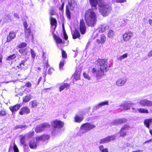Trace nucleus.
<instances>
[{"instance_id":"obj_29","label":"nucleus","mask_w":152,"mask_h":152,"mask_svg":"<svg viewBox=\"0 0 152 152\" xmlns=\"http://www.w3.org/2000/svg\"><path fill=\"white\" fill-rule=\"evenodd\" d=\"M126 131L122 129L121 128L120 131L118 132V134H120L119 136L120 137H124L126 135Z\"/></svg>"},{"instance_id":"obj_2","label":"nucleus","mask_w":152,"mask_h":152,"mask_svg":"<svg viewBox=\"0 0 152 152\" xmlns=\"http://www.w3.org/2000/svg\"><path fill=\"white\" fill-rule=\"evenodd\" d=\"M85 19L88 26H94L96 25L97 22L96 14L92 9H89L85 13Z\"/></svg>"},{"instance_id":"obj_37","label":"nucleus","mask_w":152,"mask_h":152,"mask_svg":"<svg viewBox=\"0 0 152 152\" xmlns=\"http://www.w3.org/2000/svg\"><path fill=\"white\" fill-rule=\"evenodd\" d=\"M55 39L57 44H61L62 42V39L57 36L55 37Z\"/></svg>"},{"instance_id":"obj_41","label":"nucleus","mask_w":152,"mask_h":152,"mask_svg":"<svg viewBox=\"0 0 152 152\" xmlns=\"http://www.w3.org/2000/svg\"><path fill=\"white\" fill-rule=\"evenodd\" d=\"M64 60H62L60 62L59 64V69L60 70L62 69L64 65Z\"/></svg>"},{"instance_id":"obj_57","label":"nucleus","mask_w":152,"mask_h":152,"mask_svg":"<svg viewBox=\"0 0 152 152\" xmlns=\"http://www.w3.org/2000/svg\"><path fill=\"white\" fill-rule=\"evenodd\" d=\"M25 86L27 87H30L31 86V84L29 82H28L26 84Z\"/></svg>"},{"instance_id":"obj_9","label":"nucleus","mask_w":152,"mask_h":152,"mask_svg":"<svg viewBox=\"0 0 152 152\" xmlns=\"http://www.w3.org/2000/svg\"><path fill=\"white\" fill-rule=\"evenodd\" d=\"M139 103L142 106H146L148 107H150L152 106V101L147 99H142L140 100Z\"/></svg>"},{"instance_id":"obj_15","label":"nucleus","mask_w":152,"mask_h":152,"mask_svg":"<svg viewBox=\"0 0 152 152\" xmlns=\"http://www.w3.org/2000/svg\"><path fill=\"white\" fill-rule=\"evenodd\" d=\"M16 34L15 32L12 31H10L8 36H7V42H10L12 39L15 38L16 37Z\"/></svg>"},{"instance_id":"obj_14","label":"nucleus","mask_w":152,"mask_h":152,"mask_svg":"<svg viewBox=\"0 0 152 152\" xmlns=\"http://www.w3.org/2000/svg\"><path fill=\"white\" fill-rule=\"evenodd\" d=\"M127 121V120L125 118H121L116 119L113 122V123L114 125H118L126 123Z\"/></svg>"},{"instance_id":"obj_26","label":"nucleus","mask_w":152,"mask_h":152,"mask_svg":"<svg viewBox=\"0 0 152 152\" xmlns=\"http://www.w3.org/2000/svg\"><path fill=\"white\" fill-rule=\"evenodd\" d=\"M80 71H76L74 75V78L76 80H79L80 78Z\"/></svg>"},{"instance_id":"obj_48","label":"nucleus","mask_w":152,"mask_h":152,"mask_svg":"<svg viewBox=\"0 0 152 152\" xmlns=\"http://www.w3.org/2000/svg\"><path fill=\"white\" fill-rule=\"evenodd\" d=\"M62 51V57L64 58H66L67 57V54L66 53L65 51L63 50H61Z\"/></svg>"},{"instance_id":"obj_36","label":"nucleus","mask_w":152,"mask_h":152,"mask_svg":"<svg viewBox=\"0 0 152 152\" xmlns=\"http://www.w3.org/2000/svg\"><path fill=\"white\" fill-rule=\"evenodd\" d=\"M128 56V54L125 53L119 57L118 58V59L119 60L121 61L122 59L127 57Z\"/></svg>"},{"instance_id":"obj_30","label":"nucleus","mask_w":152,"mask_h":152,"mask_svg":"<svg viewBox=\"0 0 152 152\" xmlns=\"http://www.w3.org/2000/svg\"><path fill=\"white\" fill-rule=\"evenodd\" d=\"M27 126L26 125H18L15 127L14 128V129L16 130L17 129L20 128L22 129L23 128L26 129L27 128Z\"/></svg>"},{"instance_id":"obj_43","label":"nucleus","mask_w":152,"mask_h":152,"mask_svg":"<svg viewBox=\"0 0 152 152\" xmlns=\"http://www.w3.org/2000/svg\"><path fill=\"white\" fill-rule=\"evenodd\" d=\"M42 137L44 138L42 139L43 141H45L46 140H48L50 138L49 135L46 134H44L43 135H42Z\"/></svg>"},{"instance_id":"obj_16","label":"nucleus","mask_w":152,"mask_h":152,"mask_svg":"<svg viewBox=\"0 0 152 152\" xmlns=\"http://www.w3.org/2000/svg\"><path fill=\"white\" fill-rule=\"evenodd\" d=\"M83 116L80 114H76L74 118L75 121L77 123H80L83 119Z\"/></svg>"},{"instance_id":"obj_13","label":"nucleus","mask_w":152,"mask_h":152,"mask_svg":"<svg viewBox=\"0 0 152 152\" xmlns=\"http://www.w3.org/2000/svg\"><path fill=\"white\" fill-rule=\"evenodd\" d=\"M30 112V109L27 107L25 106L22 108L19 112V113L20 115H22L25 114H28Z\"/></svg>"},{"instance_id":"obj_27","label":"nucleus","mask_w":152,"mask_h":152,"mask_svg":"<svg viewBox=\"0 0 152 152\" xmlns=\"http://www.w3.org/2000/svg\"><path fill=\"white\" fill-rule=\"evenodd\" d=\"M31 95H27L23 97V101L24 102H28L31 98Z\"/></svg>"},{"instance_id":"obj_39","label":"nucleus","mask_w":152,"mask_h":152,"mask_svg":"<svg viewBox=\"0 0 152 152\" xmlns=\"http://www.w3.org/2000/svg\"><path fill=\"white\" fill-rule=\"evenodd\" d=\"M34 134V132L33 131L29 132V133L27 134L26 136L28 138H30L32 137Z\"/></svg>"},{"instance_id":"obj_23","label":"nucleus","mask_w":152,"mask_h":152,"mask_svg":"<svg viewBox=\"0 0 152 152\" xmlns=\"http://www.w3.org/2000/svg\"><path fill=\"white\" fill-rule=\"evenodd\" d=\"M80 36V33L78 31L75 30L72 34V37L73 39H75L79 38Z\"/></svg>"},{"instance_id":"obj_35","label":"nucleus","mask_w":152,"mask_h":152,"mask_svg":"<svg viewBox=\"0 0 152 152\" xmlns=\"http://www.w3.org/2000/svg\"><path fill=\"white\" fill-rule=\"evenodd\" d=\"M27 49V48H26L25 49H20L19 50V52L21 53H23V54H25L26 55H27L28 53H29L27 51H26Z\"/></svg>"},{"instance_id":"obj_55","label":"nucleus","mask_w":152,"mask_h":152,"mask_svg":"<svg viewBox=\"0 0 152 152\" xmlns=\"http://www.w3.org/2000/svg\"><path fill=\"white\" fill-rule=\"evenodd\" d=\"M6 114L4 110H2L0 112V115L3 116Z\"/></svg>"},{"instance_id":"obj_18","label":"nucleus","mask_w":152,"mask_h":152,"mask_svg":"<svg viewBox=\"0 0 152 152\" xmlns=\"http://www.w3.org/2000/svg\"><path fill=\"white\" fill-rule=\"evenodd\" d=\"M106 36L103 35L101 36L99 39H96V42L98 44H103L106 41Z\"/></svg>"},{"instance_id":"obj_50","label":"nucleus","mask_w":152,"mask_h":152,"mask_svg":"<svg viewBox=\"0 0 152 152\" xmlns=\"http://www.w3.org/2000/svg\"><path fill=\"white\" fill-rule=\"evenodd\" d=\"M20 142L22 145L25 142V138L24 136H21L20 139Z\"/></svg>"},{"instance_id":"obj_12","label":"nucleus","mask_w":152,"mask_h":152,"mask_svg":"<svg viewBox=\"0 0 152 152\" xmlns=\"http://www.w3.org/2000/svg\"><path fill=\"white\" fill-rule=\"evenodd\" d=\"M133 104V103L127 102L121 104L120 107H121L122 110H128L130 109L131 106Z\"/></svg>"},{"instance_id":"obj_7","label":"nucleus","mask_w":152,"mask_h":152,"mask_svg":"<svg viewBox=\"0 0 152 152\" xmlns=\"http://www.w3.org/2000/svg\"><path fill=\"white\" fill-rule=\"evenodd\" d=\"M116 135L108 136V137L102 138L100 140V143H104L110 142L115 139Z\"/></svg>"},{"instance_id":"obj_62","label":"nucleus","mask_w":152,"mask_h":152,"mask_svg":"<svg viewBox=\"0 0 152 152\" xmlns=\"http://www.w3.org/2000/svg\"><path fill=\"white\" fill-rule=\"evenodd\" d=\"M24 65V62L23 61H22L21 62L20 64V66L21 67L23 66Z\"/></svg>"},{"instance_id":"obj_20","label":"nucleus","mask_w":152,"mask_h":152,"mask_svg":"<svg viewBox=\"0 0 152 152\" xmlns=\"http://www.w3.org/2000/svg\"><path fill=\"white\" fill-rule=\"evenodd\" d=\"M21 105L19 104H18L13 106H10L9 107L10 110L13 113L18 110L20 107Z\"/></svg>"},{"instance_id":"obj_10","label":"nucleus","mask_w":152,"mask_h":152,"mask_svg":"<svg viewBox=\"0 0 152 152\" xmlns=\"http://www.w3.org/2000/svg\"><path fill=\"white\" fill-rule=\"evenodd\" d=\"M133 33L131 31L126 32L123 35V39L124 42H127L133 36Z\"/></svg>"},{"instance_id":"obj_24","label":"nucleus","mask_w":152,"mask_h":152,"mask_svg":"<svg viewBox=\"0 0 152 152\" xmlns=\"http://www.w3.org/2000/svg\"><path fill=\"white\" fill-rule=\"evenodd\" d=\"M25 37L26 38H28L31 34V29L29 28H28V29H25Z\"/></svg>"},{"instance_id":"obj_8","label":"nucleus","mask_w":152,"mask_h":152,"mask_svg":"<svg viewBox=\"0 0 152 152\" xmlns=\"http://www.w3.org/2000/svg\"><path fill=\"white\" fill-rule=\"evenodd\" d=\"M127 81L126 78H121L118 79L116 81L115 84L118 87H121L124 86Z\"/></svg>"},{"instance_id":"obj_59","label":"nucleus","mask_w":152,"mask_h":152,"mask_svg":"<svg viewBox=\"0 0 152 152\" xmlns=\"http://www.w3.org/2000/svg\"><path fill=\"white\" fill-rule=\"evenodd\" d=\"M45 53H44V52H43L42 54V58L43 60L44 61H45V60L46 59V57L45 56Z\"/></svg>"},{"instance_id":"obj_1","label":"nucleus","mask_w":152,"mask_h":152,"mask_svg":"<svg viewBox=\"0 0 152 152\" xmlns=\"http://www.w3.org/2000/svg\"><path fill=\"white\" fill-rule=\"evenodd\" d=\"M97 64L99 69L93 68L92 69L91 72L94 74H95L96 78L99 79L103 75L104 72L108 69L107 63L104 60L99 59L97 60Z\"/></svg>"},{"instance_id":"obj_42","label":"nucleus","mask_w":152,"mask_h":152,"mask_svg":"<svg viewBox=\"0 0 152 152\" xmlns=\"http://www.w3.org/2000/svg\"><path fill=\"white\" fill-rule=\"evenodd\" d=\"M16 57V56L15 54L13 55L9 56L7 58V60H10L14 59Z\"/></svg>"},{"instance_id":"obj_46","label":"nucleus","mask_w":152,"mask_h":152,"mask_svg":"<svg viewBox=\"0 0 152 152\" xmlns=\"http://www.w3.org/2000/svg\"><path fill=\"white\" fill-rule=\"evenodd\" d=\"M13 148L14 152H19L18 149L14 143V146Z\"/></svg>"},{"instance_id":"obj_33","label":"nucleus","mask_w":152,"mask_h":152,"mask_svg":"<svg viewBox=\"0 0 152 152\" xmlns=\"http://www.w3.org/2000/svg\"><path fill=\"white\" fill-rule=\"evenodd\" d=\"M99 150L101 152H108V149L104 148L103 145H101L99 147Z\"/></svg>"},{"instance_id":"obj_6","label":"nucleus","mask_w":152,"mask_h":152,"mask_svg":"<svg viewBox=\"0 0 152 152\" xmlns=\"http://www.w3.org/2000/svg\"><path fill=\"white\" fill-rule=\"evenodd\" d=\"M77 6L76 2L74 0H69L68 5L66 7V15L69 19L70 18V14L69 9L72 10L74 9Z\"/></svg>"},{"instance_id":"obj_4","label":"nucleus","mask_w":152,"mask_h":152,"mask_svg":"<svg viewBox=\"0 0 152 152\" xmlns=\"http://www.w3.org/2000/svg\"><path fill=\"white\" fill-rule=\"evenodd\" d=\"M95 127V126L90 123L83 124L80 126L79 131L77 134V136L81 137L84 133Z\"/></svg>"},{"instance_id":"obj_58","label":"nucleus","mask_w":152,"mask_h":152,"mask_svg":"<svg viewBox=\"0 0 152 152\" xmlns=\"http://www.w3.org/2000/svg\"><path fill=\"white\" fill-rule=\"evenodd\" d=\"M147 56L149 57H150L152 56V50L148 53Z\"/></svg>"},{"instance_id":"obj_5","label":"nucleus","mask_w":152,"mask_h":152,"mask_svg":"<svg viewBox=\"0 0 152 152\" xmlns=\"http://www.w3.org/2000/svg\"><path fill=\"white\" fill-rule=\"evenodd\" d=\"M99 11L101 14L104 16L108 15L112 9L109 5L102 4L99 6Z\"/></svg>"},{"instance_id":"obj_21","label":"nucleus","mask_w":152,"mask_h":152,"mask_svg":"<svg viewBox=\"0 0 152 152\" xmlns=\"http://www.w3.org/2000/svg\"><path fill=\"white\" fill-rule=\"evenodd\" d=\"M152 122V119H145L144 121V124L149 129V124Z\"/></svg>"},{"instance_id":"obj_52","label":"nucleus","mask_w":152,"mask_h":152,"mask_svg":"<svg viewBox=\"0 0 152 152\" xmlns=\"http://www.w3.org/2000/svg\"><path fill=\"white\" fill-rule=\"evenodd\" d=\"M100 107H101L100 104L99 103L98 104L94 106L93 107V109L94 110H96L97 109L99 108Z\"/></svg>"},{"instance_id":"obj_54","label":"nucleus","mask_w":152,"mask_h":152,"mask_svg":"<svg viewBox=\"0 0 152 152\" xmlns=\"http://www.w3.org/2000/svg\"><path fill=\"white\" fill-rule=\"evenodd\" d=\"M50 14L51 15H55L56 12L53 9H51L50 11Z\"/></svg>"},{"instance_id":"obj_56","label":"nucleus","mask_w":152,"mask_h":152,"mask_svg":"<svg viewBox=\"0 0 152 152\" xmlns=\"http://www.w3.org/2000/svg\"><path fill=\"white\" fill-rule=\"evenodd\" d=\"M5 19H7V20H5V22H9L11 21V19L10 16H6Z\"/></svg>"},{"instance_id":"obj_11","label":"nucleus","mask_w":152,"mask_h":152,"mask_svg":"<svg viewBox=\"0 0 152 152\" xmlns=\"http://www.w3.org/2000/svg\"><path fill=\"white\" fill-rule=\"evenodd\" d=\"M80 30L82 34H85L86 28L85 23L83 20H80Z\"/></svg>"},{"instance_id":"obj_49","label":"nucleus","mask_w":152,"mask_h":152,"mask_svg":"<svg viewBox=\"0 0 152 152\" xmlns=\"http://www.w3.org/2000/svg\"><path fill=\"white\" fill-rule=\"evenodd\" d=\"M31 53L32 57L33 58H34L36 56V54L35 51L31 49Z\"/></svg>"},{"instance_id":"obj_40","label":"nucleus","mask_w":152,"mask_h":152,"mask_svg":"<svg viewBox=\"0 0 152 152\" xmlns=\"http://www.w3.org/2000/svg\"><path fill=\"white\" fill-rule=\"evenodd\" d=\"M36 142H38L40 141H43L42 139H44L42 137V135H41L40 136H37L36 138Z\"/></svg>"},{"instance_id":"obj_47","label":"nucleus","mask_w":152,"mask_h":152,"mask_svg":"<svg viewBox=\"0 0 152 152\" xmlns=\"http://www.w3.org/2000/svg\"><path fill=\"white\" fill-rule=\"evenodd\" d=\"M26 43L22 42L19 45L18 47L20 48H22L26 46Z\"/></svg>"},{"instance_id":"obj_60","label":"nucleus","mask_w":152,"mask_h":152,"mask_svg":"<svg viewBox=\"0 0 152 152\" xmlns=\"http://www.w3.org/2000/svg\"><path fill=\"white\" fill-rule=\"evenodd\" d=\"M64 3H63L61 4V6L59 8V10H60L63 11V8H64Z\"/></svg>"},{"instance_id":"obj_53","label":"nucleus","mask_w":152,"mask_h":152,"mask_svg":"<svg viewBox=\"0 0 152 152\" xmlns=\"http://www.w3.org/2000/svg\"><path fill=\"white\" fill-rule=\"evenodd\" d=\"M23 26L24 27V30H25V29H28V25L26 21H25L23 23Z\"/></svg>"},{"instance_id":"obj_17","label":"nucleus","mask_w":152,"mask_h":152,"mask_svg":"<svg viewBox=\"0 0 152 152\" xmlns=\"http://www.w3.org/2000/svg\"><path fill=\"white\" fill-rule=\"evenodd\" d=\"M109 28V26L107 25H101L99 26L98 29L99 32H103L108 29Z\"/></svg>"},{"instance_id":"obj_3","label":"nucleus","mask_w":152,"mask_h":152,"mask_svg":"<svg viewBox=\"0 0 152 152\" xmlns=\"http://www.w3.org/2000/svg\"><path fill=\"white\" fill-rule=\"evenodd\" d=\"M51 126L53 128L52 133L53 135L58 134L60 131V129L64 126V123L60 120H56L52 121L51 123Z\"/></svg>"},{"instance_id":"obj_38","label":"nucleus","mask_w":152,"mask_h":152,"mask_svg":"<svg viewBox=\"0 0 152 152\" xmlns=\"http://www.w3.org/2000/svg\"><path fill=\"white\" fill-rule=\"evenodd\" d=\"M42 129H44L45 128L49 127L50 125L48 123H45L41 125Z\"/></svg>"},{"instance_id":"obj_44","label":"nucleus","mask_w":152,"mask_h":152,"mask_svg":"<svg viewBox=\"0 0 152 152\" xmlns=\"http://www.w3.org/2000/svg\"><path fill=\"white\" fill-rule=\"evenodd\" d=\"M130 126L129 125L125 124L121 128L126 131V130H128Z\"/></svg>"},{"instance_id":"obj_22","label":"nucleus","mask_w":152,"mask_h":152,"mask_svg":"<svg viewBox=\"0 0 152 152\" xmlns=\"http://www.w3.org/2000/svg\"><path fill=\"white\" fill-rule=\"evenodd\" d=\"M29 104L31 105V107L35 108L38 105L39 103L37 102L36 100H34L31 101L29 103Z\"/></svg>"},{"instance_id":"obj_64","label":"nucleus","mask_w":152,"mask_h":152,"mask_svg":"<svg viewBox=\"0 0 152 152\" xmlns=\"http://www.w3.org/2000/svg\"><path fill=\"white\" fill-rule=\"evenodd\" d=\"M64 38L65 40H66L68 39L67 36V35L66 34L64 33Z\"/></svg>"},{"instance_id":"obj_51","label":"nucleus","mask_w":152,"mask_h":152,"mask_svg":"<svg viewBox=\"0 0 152 152\" xmlns=\"http://www.w3.org/2000/svg\"><path fill=\"white\" fill-rule=\"evenodd\" d=\"M83 75L85 78L89 80L91 79V77L88 76V75L86 73H83Z\"/></svg>"},{"instance_id":"obj_25","label":"nucleus","mask_w":152,"mask_h":152,"mask_svg":"<svg viewBox=\"0 0 152 152\" xmlns=\"http://www.w3.org/2000/svg\"><path fill=\"white\" fill-rule=\"evenodd\" d=\"M115 33L113 30H110L108 31L107 36L108 38H112L114 36Z\"/></svg>"},{"instance_id":"obj_61","label":"nucleus","mask_w":152,"mask_h":152,"mask_svg":"<svg viewBox=\"0 0 152 152\" xmlns=\"http://www.w3.org/2000/svg\"><path fill=\"white\" fill-rule=\"evenodd\" d=\"M116 1L117 2L119 3H123L126 1V0H116Z\"/></svg>"},{"instance_id":"obj_31","label":"nucleus","mask_w":152,"mask_h":152,"mask_svg":"<svg viewBox=\"0 0 152 152\" xmlns=\"http://www.w3.org/2000/svg\"><path fill=\"white\" fill-rule=\"evenodd\" d=\"M50 20L51 26H55V28L56 26V25L57 24V22L56 20L55 19L51 17H50Z\"/></svg>"},{"instance_id":"obj_32","label":"nucleus","mask_w":152,"mask_h":152,"mask_svg":"<svg viewBox=\"0 0 152 152\" xmlns=\"http://www.w3.org/2000/svg\"><path fill=\"white\" fill-rule=\"evenodd\" d=\"M69 86V85L68 84L65 83L60 86L59 88V91H61L63 90L65 88H67Z\"/></svg>"},{"instance_id":"obj_45","label":"nucleus","mask_w":152,"mask_h":152,"mask_svg":"<svg viewBox=\"0 0 152 152\" xmlns=\"http://www.w3.org/2000/svg\"><path fill=\"white\" fill-rule=\"evenodd\" d=\"M99 104H100V105L101 107L102 106H103L104 105H109L108 101H106L104 102H102L99 103Z\"/></svg>"},{"instance_id":"obj_28","label":"nucleus","mask_w":152,"mask_h":152,"mask_svg":"<svg viewBox=\"0 0 152 152\" xmlns=\"http://www.w3.org/2000/svg\"><path fill=\"white\" fill-rule=\"evenodd\" d=\"M138 111L140 113H148V110L146 109L143 108H140L137 109Z\"/></svg>"},{"instance_id":"obj_19","label":"nucleus","mask_w":152,"mask_h":152,"mask_svg":"<svg viewBox=\"0 0 152 152\" xmlns=\"http://www.w3.org/2000/svg\"><path fill=\"white\" fill-rule=\"evenodd\" d=\"M37 142H35L34 140H32L29 141V145L31 149H35L37 148Z\"/></svg>"},{"instance_id":"obj_63","label":"nucleus","mask_w":152,"mask_h":152,"mask_svg":"<svg viewBox=\"0 0 152 152\" xmlns=\"http://www.w3.org/2000/svg\"><path fill=\"white\" fill-rule=\"evenodd\" d=\"M14 16L16 18L18 19L19 18V17L18 15L16 13H14Z\"/></svg>"},{"instance_id":"obj_34","label":"nucleus","mask_w":152,"mask_h":152,"mask_svg":"<svg viewBox=\"0 0 152 152\" xmlns=\"http://www.w3.org/2000/svg\"><path fill=\"white\" fill-rule=\"evenodd\" d=\"M43 130V129L42 128L41 125L37 126L35 129V131L37 132H40Z\"/></svg>"}]
</instances>
